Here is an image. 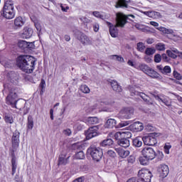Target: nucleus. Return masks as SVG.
Segmentation results:
<instances>
[{"label":"nucleus","instance_id":"1","mask_svg":"<svg viewBox=\"0 0 182 182\" xmlns=\"http://www.w3.org/2000/svg\"><path fill=\"white\" fill-rule=\"evenodd\" d=\"M36 58L32 55H21L16 59V65L25 73H33L36 66Z\"/></svg>","mask_w":182,"mask_h":182},{"label":"nucleus","instance_id":"2","mask_svg":"<svg viewBox=\"0 0 182 182\" xmlns=\"http://www.w3.org/2000/svg\"><path fill=\"white\" fill-rule=\"evenodd\" d=\"M3 95H9L6 97L7 105L11 106L14 109H18L16 103H18V95L19 94V88L12 87L9 83L4 84V90H2Z\"/></svg>","mask_w":182,"mask_h":182},{"label":"nucleus","instance_id":"3","mask_svg":"<svg viewBox=\"0 0 182 182\" xmlns=\"http://www.w3.org/2000/svg\"><path fill=\"white\" fill-rule=\"evenodd\" d=\"M87 154H90L95 161H100L103 157V150L100 147L91 145L87 150Z\"/></svg>","mask_w":182,"mask_h":182},{"label":"nucleus","instance_id":"4","mask_svg":"<svg viewBox=\"0 0 182 182\" xmlns=\"http://www.w3.org/2000/svg\"><path fill=\"white\" fill-rule=\"evenodd\" d=\"M134 116V109L132 107H124L117 114V117L120 120H129Z\"/></svg>","mask_w":182,"mask_h":182},{"label":"nucleus","instance_id":"5","mask_svg":"<svg viewBox=\"0 0 182 182\" xmlns=\"http://www.w3.org/2000/svg\"><path fill=\"white\" fill-rule=\"evenodd\" d=\"M130 18L134 19L136 16L133 14H129L126 16L122 13L117 14V26H120L121 28H124V25L127 23V21H132Z\"/></svg>","mask_w":182,"mask_h":182},{"label":"nucleus","instance_id":"6","mask_svg":"<svg viewBox=\"0 0 182 182\" xmlns=\"http://www.w3.org/2000/svg\"><path fill=\"white\" fill-rule=\"evenodd\" d=\"M150 95H151L156 100H158L159 103H163L167 107H171V99L166 95H159L156 92H150Z\"/></svg>","mask_w":182,"mask_h":182},{"label":"nucleus","instance_id":"7","mask_svg":"<svg viewBox=\"0 0 182 182\" xmlns=\"http://www.w3.org/2000/svg\"><path fill=\"white\" fill-rule=\"evenodd\" d=\"M139 178H140L141 182H151V177L153 175L149 169L142 168L138 172Z\"/></svg>","mask_w":182,"mask_h":182},{"label":"nucleus","instance_id":"8","mask_svg":"<svg viewBox=\"0 0 182 182\" xmlns=\"http://www.w3.org/2000/svg\"><path fill=\"white\" fill-rule=\"evenodd\" d=\"M131 96H139L141 99L146 103V105H153V101L144 92H140L139 91H136L134 88L130 89Z\"/></svg>","mask_w":182,"mask_h":182},{"label":"nucleus","instance_id":"9","mask_svg":"<svg viewBox=\"0 0 182 182\" xmlns=\"http://www.w3.org/2000/svg\"><path fill=\"white\" fill-rule=\"evenodd\" d=\"M75 38L81 42L83 45H90V39L85 33L76 30L74 32Z\"/></svg>","mask_w":182,"mask_h":182},{"label":"nucleus","instance_id":"10","mask_svg":"<svg viewBox=\"0 0 182 182\" xmlns=\"http://www.w3.org/2000/svg\"><path fill=\"white\" fill-rule=\"evenodd\" d=\"M97 136H99V126L91 127L85 131L87 140H90V139H93V137H96Z\"/></svg>","mask_w":182,"mask_h":182},{"label":"nucleus","instance_id":"11","mask_svg":"<svg viewBox=\"0 0 182 182\" xmlns=\"http://www.w3.org/2000/svg\"><path fill=\"white\" fill-rule=\"evenodd\" d=\"M142 155L145 156L147 159L150 160H154L157 156L154 149L151 147H145L141 151Z\"/></svg>","mask_w":182,"mask_h":182},{"label":"nucleus","instance_id":"12","mask_svg":"<svg viewBox=\"0 0 182 182\" xmlns=\"http://www.w3.org/2000/svg\"><path fill=\"white\" fill-rule=\"evenodd\" d=\"M154 134H151L149 136H144V144L146 146H156L157 144V139Z\"/></svg>","mask_w":182,"mask_h":182},{"label":"nucleus","instance_id":"13","mask_svg":"<svg viewBox=\"0 0 182 182\" xmlns=\"http://www.w3.org/2000/svg\"><path fill=\"white\" fill-rule=\"evenodd\" d=\"M124 137H132V132H117L114 134V138L117 141H120V140L124 139Z\"/></svg>","mask_w":182,"mask_h":182},{"label":"nucleus","instance_id":"14","mask_svg":"<svg viewBox=\"0 0 182 182\" xmlns=\"http://www.w3.org/2000/svg\"><path fill=\"white\" fill-rule=\"evenodd\" d=\"M66 151H63L59 156L58 158V166H66V164L68 163L70 156L66 158Z\"/></svg>","mask_w":182,"mask_h":182},{"label":"nucleus","instance_id":"15","mask_svg":"<svg viewBox=\"0 0 182 182\" xmlns=\"http://www.w3.org/2000/svg\"><path fill=\"white\" fill-rule=\"evenodd\" d=\"M11 143L14 149H18L19 147V132L13 133Z\"/></svg>","mask_w":182,"mask_h":182},{"label":"nucleus","instance_id":"16","mask_svg":"<svg viewBox=\"0 0 182 182\" xmlns=\"http://www.w3.org/2000/svg\"><path fill=\"white\" fill-rule=\"evenodd\" d=\"M109 25V34L112 38H117L119 33V30L117 28H121L117 26V21H116V26H113L111 23H108Z\"/></svg>","mask_w":182,"mask_h":182},{"label":"nucleus","instance_id":"17","mask_svg":"<svg viewBox=\"0 0 182 182\" xmlns=\"http://www.w3.org/2000/svg\"><path fill=\"white\" fill-rule=\"evenodd\" d=\"M3 16L6 19H14L15 18V11L3 9Z\"/></svg>","mask_w":182,"mask_h":182},{"label":"nucleus","instance_id":"18","mask_svg":"<svg viewBox=\"0 0 182 182\" xmlns=\"http://www.w3.org/2000/svg\"><path fill=\"white\" fill-rule=\"evenodd\" d=\"M143 143H144V137L136 136L132 140L133 146L136 148L141 147Z\"/></svg>","mask_w":182,"mask_h":182},{"label":"nucleus","instance_id":"19","mask_svg":"<svg viewBox=\"0 0 182 182\" xmlns=\"http://www.w3.org/2000/svg\"><path fill=\"white\" fill-rule=\"evenodd\" d=\"M7 77H9L11 83H16L19 79V75L14 71H10L7 74Z\"/></svg>","mask_w":182,"mask_h":182},{"label":"nucleus","instance_id":"20","mask_svg":"<svg viewBox=\"0 0 182 182\" xmlns=\"http://www.w3.org/2000/svg\"><path fill=\"white\" fill-rule=\"evenodd\" d=\"M131 137H124L121 140L117 141V144L121 147H124V149H127V147L130 146V139Z\"/></svg>","mask_w":182,"mask_h":182},{"label":"nucleus","instance_id":"21","mask_svg":"<svg viewBox=\"0 0 182 182\" xmlns=\"http://www.w3.org/2000/svg\"><path fill=\"white\" fill-rule=\"evenodd\" d=\"M168 173H170L168 166L166 164L161 165L160 171V177H161L162 178H165V177H167V176H168Z\"/></svg>","mask_w":182,"mask_h":182},{"label":"nucleus","instance_id":"22","mask_svg":"<svg viewBox=\"0 0 182 182\" xmlns=\"http://www.w3.org/2000/svg\"><path fill=\"white\" fill-rule=\"evenodd\" d=\"M32 35H33V30L31 28H24L23 32L22 33L23 38L25 39H29V38L32 37Z\"/></svg>","mask_w":182,"mask_h":182},{"label":"nucleus","instance_id":"23","mask_svg":"<svg viewBox=\"0 0 182 182\" xmlns=\"http://www.w3.org/2000/svg\"><path fill=\"white\" fill-rule=\"evenodd\" d=\"M11 167H12V176L15 175L16 173V168H18V164H16V156H15V154H11Z\"/></svg>","mask_w":182,"mask_h":182},{"label":"nucleus","instance_id":"24","mask_svg":"<svg viewBox=\"0 0 182 182\" xmlns=\"http://www.w3.org/2000/svg\"><path fill=\"white\" fill-rule=\"evenodd\" d=\"M116 151L117 154L121 157V159H126L129 154H130V151L127 150H124L122 148L116 149Z\"/></svg>","mask_w":182,"mask_h":182},{"label":"nucleus","instance_id":"25","mask_svg":"<svg viewBox=\"0 0 182 182\" xmlns=\"http://www.w3.org/2000/svg\"><path fill=\"white\" fill-rule=\"evenodd\" d=\"M144 15L146 16H149V18H153L154 19H157V18H160L161 16V14L160 12L158 11H144Z\"/></svg>","mask_w":182,"mask_h":182},{"label":"nucleus","instance_id":"26","mask_svg":"<svg viewBox=\"0 0 182 182\" xmlns=\"http://www.w3.org/2000/svg\"><path fill=\"white\" fill-rule=\"evenodd\" d=\"M146 75L152 79H161V76L159 74V73L153 70V68H150Z\"/></svg>","mask_w":182,"mask_h":182},{"label":"nucleus","instance_id":"27","mask_svg":"<svg viewBox=\"0 0 182 182\" xmlns=\"http://www.w3.org/2000/svg\"><path fill=\"white\" fill-rule=\"evenodd\" d=\"M130 0H118L116 3L115 8H127Z\"/></svg>","mask_w":182,"mask_h":182},{"label":"nucleus","instance_id":"28","mask_svg":"<svg viewBox=\"0 0 182 182\" xmlns=\"http://www.w3.org/2000/svg\"><path fill=\"white\" fill-rule=\"evenodd\" d=\"M3 9H9L10 11H15V7L14 6V1L12 0H6L4 2Z\"/></svg>","mask_w":182,"mask_h":182},{"label":"nucleus","instance_id":"29","mask_svg":"<svg viewBox=\"0 0 182 182\" xmlns=\"http://www.w3.org/2000/svg\"><path fill=\"white\" fill-rule=\"evenodd\" d=\"M92 15L93 16H95V18H98V19H102V21H106V19H109V15L106 14H101L99 11H93Z\"/></svg>","mask_w":182,"mask_h":182},{"label":"nucleus","instance_id":"30","mask_svg":"<svg viewBox=\"0 0 182 182\" xmlns=\"http://www.w3.org/2000/svg\"><path fill=\"white\" fill-rule=\"evenodd\" d=\"M109 83L113 90H114V92H122V86L119 85L117 81L111 80Z\"/></svg>","mask_w":182,"mask_h":182},{"label":"nucleus","instance_id":"31","mask_svg":"<svg viewBox=\"0 0 182 182\" xmlns=\"http://www.w3.org/2000/svg\"><path fill=\"white\" fill-rule=\"evenodd\" d=\"M117 123L116 119L110 118L107 120L105 126L107 129H113V127H116Z\"/></svg>","mask_w":182,"mask_h":182},{"label":"nucleus","instance_id":"32","mask_svg":"<svg viewBox=\"0 0 182 182\" xmlns=\"http://www.w3.org/2000/svg\"><path fill=\"white\" fill-rule=\"evenodd\" d=\"M14 25L16 28H22V26L25 25V21H23V18L21 16L16 17L14 19Z\"/></svg>","mask_w":182,"mask_h":182},{"label":"nucleus","instance_id":"33","mask_svg":"<svg viewBox=\"0 0 182 182\" xmlns=\"http://www.w3.org/2000/svg\"><path fill=\"white\" fill-rule=\"evenodd\" d=\"M150 67H149V65L144 64V63H140L138 67L136 68V69H138V70H141L142 72H144V73H146V75H147V72H149V70H150Z\"/></svg>","mask_w":182,"mask_h":182},{"label":"nucleus","instance_id":"34","mask_svg":"<svg viewBox=\"0 0 182 182\" xmlns=\"http://www.w3.org/2000/svg\"><path fill=\"white\" fill-rule=\"evenodd\" d=\"M113 140L112 139H107L103 140L100 143L101 147H110V146H113Z\"/></svg>","mask_w":182,"mask_h":182},{"label":"nucleus","instance_id":"35","mask_svg":"<svg viewBox=\"0 0 182 182\" xmlns=\"http://www.w3.org/2000/svg\"><path fill=\"white\" fill-rule=\"evenodd\" d=\"M132 127L134 130H136V132H141V130L144 129V127L143 126V123L140 122H134L132 124Z\"/></svg>","mask_w":182,"mask_h":182},{"label":"nucleus","instance_id":"36","mask_svg":"<svg viewBox=\"0 0 182 182\" xmlns=\"http://www.w3.org/2000/svg\"><path fill=\"white\" fill-rule=\"evenodd\" d=\"M156 29H158V31H160V32H163L164 33L167 35H173V33H174L173 29H168L162 26L158 27L156 28Z\"/></svg>","mask_w":182,"mask_h":182},{"label":"nucleus","instance_id":"37","mask_svg":"<svg viewBox=\"0 0 182 182\" xmlns=\"http://www.w3.org/2000/svg\"><path fill=\"white\" fill-rule=\"evenodd\" d=\"M87 123H88V124H97V123H99V118L96 117H89L87 119Z\"/></svg>","mask_w":182,"mask_h":182},{"label":"nucleus","instance_id":"38","mask_svg":"<svg viewBox=\"0 0 182 182\" xmlns=\"http://www.w3.org/2000/svg\"><path fill=\"white\" fill-rule=\"evenodd\" d=\"M27 129L28 130L33 129V117H32V115H28V117Z\"/></svg>","mask_w":182,"mask_h":182},{"label":"nucleus","instance_id":"39","mask_svg":"<svg viewBox=\"0 0 182 182\" xmlns=\"http://www.w3.org/2000/svg\"><path fill=\"white\" fill-rule=\"evenodd\" d=\"M149 161H150V159L149 158L146 157V156L143 155V156L139 157V163L142 166L149 165Z\"/></svg>","mask_w":182,"mask_h":182},{"label":"nucleus","instance_id":"40","mask_svg":"<svg viewBox=\"0 0 182 182\" xmlns=\"http://www.w3.org/2000/svg\"><path fill=\"white\" fill-rule=\"evenodd\" d=\"M74 157L77 160H83L85 159V152H83V151H80L75 153Z\"/></svg>","mask_w":182,"mask_h":182},{"label":"nucleus","instance_id":"41","mask_svg":"<svg viewBox=\"0 0 182 182\" xmlns=\"http://www.w3.org/2000/svg\"><path fill=\"white\" fill-rule=\"evenodd\" d=\"M156 53V49L154 48H146L145 50V55L148 56H151V55H154Z\"/></svg>","mask_w":182,"mask_h":182},{"label":"nucleus","instance_id":"42","mask_svg":"<svg viewBox=\"0 0 182 182\" xmlns=\"http://www.w3.org/2000/svg\"><path fill=\"white\" fill-rule=\"evenodd\" d=\"M155 48L156 50H160V51L166 50V45H164V43H158L155 46Z\"/></svg>","mask_w":182,"mask_h":182},{"label":"nucleus","instance_id":"43","mask_svg":"<svg viewBox=\"0 0 182 182\" xmlns=\"http://www.w3.org/2000/svg\"><path fill=\"white\" fill-rule=\"evenodd\" d=\"M1 65L4 66V68H12L14 64L12 63V60H7V61H0Z\"/></svg>","mask_w":182,"mask_h":182},{"label":"nucleus","instance_id":"44","mask_svg":"<svg viewBox=\"0 0 182 182\" xmlns=\"http://www.w3.org/2000/svg\"><path fill=\"white\" fill-rule=\"evenodd\" d=\"M46 85V82H45V80H41L39 87H40V95H43L45 86Z\"/></svg>","mask_w":182,"mask_h":182},{"label":"nucleus","instance_id":"45","mask_svg":"<svg viewBox=\"0 0 182 182\" xmlns=\"http://www.w3.org/2000/svg\"><path fill=\"white\" fill-rule=\"evenodd\" d=\"M18 45L21 49H26L28 46V42L26 41H20Z\"/></svg>","mask_w":182,"mask_h":182},{"label":"nucleus","instance_id":"46","mask_svg":"<svg viewBox=\"0 0 182 182\" xmlns=\"http://www.w3.org/2000/svg\"><path fill=\"white\" fill-rule=\"evenodd\" d=\"M136 46L139 52H144V49H146V46H144V43L139 42L137 43Z\"/></svg>","mask_w":182,"mask_h":182},{"label":"nucleus","instance_id":"47","mask_svg":"<svg viewBox=\"0 0 182 182\" xmlns=\"http://www.w3.org/2000/svg\"><path fill=\"white\" fill-rule=\"evenodd\" d=\"M80 90L82 92V93H90V89L86 85H81Z\"/></svg>","mask_w":182,"mask_h":182},{"label":"nucleus","instance_id":"48","mask_svg":"<svg viewBox=\"0 0 182 182\" xmlns=\"http://www.w3.org/2000/svg\"><path fill=\"white\" fill-rule=\"evenodd\" d=\"M4 120L6 123H9V124H12V123H14V118L10 115H6Z\"/></svg>","mask_w":182,"mask_h":182},{"label":"nucleus","instance_id":"49","mask_svg":"<svg viewBox=\"0 0 182 182\" xmlns=\"http://www.w3.org/2000/svg\"><path fill=\"white\" fill-rule=\"evenodd\" d=\"M107 154L109 157H111V159H115V157H117L116 152L113 150H108Z\"/></svg>","mask_w":182,"mask_h":182},{"label":"nucleus","instance_id":"50","mask_svg":"<svg viewBox=\"0 0 182 182\" xmlns=\"http://www.w3.org/2000/svg\"><path fill=\"white\" fill-rule=\"evenodd\" d=\"M166 54L169 58H172V59H177V55L174 54L173 51H171L170 50H166Z\"/></svg>","mask_w":182,"mask_h":182},{"label":"nucleus","instance_id":"51","mask_svg":"<svg viewBox=\"0 0 182 182\" xmlns=\"http://www.w3.org/2000/svg\"><path fill=\"white\" fill-rule=\"evenodd\" d=\"M162 73L164 75H167V73H171V68H170V66L168 65H166L164 68V70L162 71Z\"/></svg>","mask_w":182,"mask_h":182},{"label":"nucleus","instance_id":"52","mask_svg":"<svg viewBox=\"0 0 182 182\" xmlns=\"http://www.w3.org/2000/svg\"><path fill=\"white\" fill-rule=\"evenodd\" d=\"M129 124H130V121H123L119 124L118 127L119 128L126 127V126H129Z\"/></svg>","mask_w":182,"mask_h":182},{"label":"nucleus","instance_id":"53","mask_svg":"<svg viewBox=\"0 0 182 182\" xmlns=\"http://www.w3.org/2000/svg\"><path fill=\"white\" fill-rule=\"evenodd\" d=\"M79 19L81 21V22H83V23H90V22H92V20L85 16H81L79 18Z\"/></svg>","mask_w":182,"mask_h":182},{"label":"nucleus","instance_id":"54","mask_svg":"<svg viewBox=\"0 0 182 182\" xmlns=\"http://www.w3.org/2000/svg\"><path fill=\"white\" fill-rule=\"evenodd\" d=\"M161 62V55L156 54L154 55V63H160Z\"/></svg>","mask_w":182,"mask_h":182},{"label":"nucleus","instance_id":"55","mask_svg":"<svg viewBox=\"0 0 182 182\" xmlns=\"http://www.w3.org/2000/svg\"><path fill=\"white\" fill-rule=\"evenodd\" d=\"M73 149L74 150H80L82 149V144L80 143H75L73 144Z\"/></svg>","mask_w":182,"mask_h":182},{"label":"nucleus","instance_id":"56","mask_svg":"<svg viewBox=\"0 0 182 182\" xmlns=\"http://www.w3.org/2000/svg\"><path fill=\"white\" fill-rule=\"evenodd\" d=\"M128 163L130 164H133L136 161V157L133 155H131L128 159H127Z\"/></svg>","mask_w":182,"mask_h":182},{"label":"nucleus","instance_id":"57","mask_svg":"<svg viewBox=\"0 0 182 182\" xmlns=\"http://www.w3.org/2000/svg\"><path fill=\"white\" fill-rule=\"evenodd\" d=\"M26 49H29L30 50H32V49H35V44L33 43V42H27Z\"/></svg>","mask_w":182,"mask_h":182},{"label":"nucleus","instance_id":"58","mask_svg":"<svg viewBox=\"0 0 182 182\" xmlns=\"http://www.w3.org/2000/svg\"><path fill=\"white\" fill-rule=\"evenodd\" d=\"M132 26L138 29V31H143V26L140 23H134Z\"/></svg>","mask_w":182,"mask_h":182},{"label":"nucleus","instance_id":"59","mask_svg":"<svg viewBox=\"0 0 182 182\" xmlns=\"http://www.w3.org/2000/svg\"><path fill=\"white\" fill-rule=\"evenodd\" d=\"M34 26L38 31V32H41V31H42V26H41V23H39V22H35Z\"/></svg>","mask_w":182,"mask_h":182},{"label":"nucleus","instance_id":"60","mask_svg":"<svg viewBox=\"0 0 182 182\" xmlns=\"http://www.w3.org/2000/svg\"><path fill=\"white\" fill-rule=\"evenodd\" d=\"M173 76H174L175 79H177L178 80H181V79H182L181 75H180V73H178L176 71L173 72Z\"/></svg>","mask_w":182,"mask_h":182},{"label":"nucleus","instance_id":"61","mask_svg":"<svg viewBox=\"0 0 182 182\" xmlns=\"http://www.w3.org/2000/svg\"><path fill=\"white\" fill-rule=\"evenodd\" d=\"M127 182H141V179L139 178H131Z\"/></svg>","mask_w":182,"mask_h":182},{"label":"nucleus","instance_id":"62","mask_svg":"<svg viewBox=\"0 0 182 182\" xmlns=\"http://www.w3.org/2000/svg\"><path fill=\"white\" fill-rule=\"evenodd\" d=\"M113 58H115L116 60H118V62H124V58L120 55H114Z\"/></svg>","mask_w":182,"mask_h":182},{"label":"nucleus","instance_id":"63","mask_svg":"<svg viewBox=\"0 0 182 182\" xmlns=\"http://www.w3.org/2000/svg\"><path fill=\"white\" fill-rule=\"evenodd\" d=\"M92 27H93L94 32H99V28H100L99 23H95L92 25Z\"/></svg>","mask_w":182,"mask_h":182},{"label":"nucleus","instance_id":"64","mask_svg":"<svg viewBox=\"0 0 182 182\" xmlns=\"http://www.w3.org/2000/svg\"><path fill=\"white\" fill-rule=\"evenodd\" d=\"M83 181H85V177L81 176L80 178L75 179L73 182H83Z\"/></svg>","mask_w":182,"mask_h":182}]
</instances>
